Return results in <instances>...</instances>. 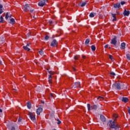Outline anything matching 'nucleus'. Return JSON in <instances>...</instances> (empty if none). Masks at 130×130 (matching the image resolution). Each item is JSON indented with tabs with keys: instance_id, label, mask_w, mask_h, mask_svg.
Instances as JSON below:
<instances>
[{
	"instance_id": "nucleus-1",
	"label": "nucleus",
	"mask_w": 130,
	"mask_h": 130,
	"mask_svg": "<svg viewBox=\"0 0 130 130\" xmlns=\"http://www.w3.org/2000/svg\"><path fill=\"white\" fill-rule=\"evenodd\" d=\"M116 119H115L114 121H112V120H110L109 121V122L107 123V126L110 128V129H118L119 128V127L117 126L116 124H115V120Z\"/></svg>"
},
{
	"instance_id": "nucleus-2",
	"label": "nucleus",
	"mask_w": 130,
	"mask_h": 130,
	"mask_svg": "<svg viewBox=\"0 0 130 130\" xmlns=\"http://www.w3.org/2000/svg\"><path fill=\"white\" fill-rule=\"evenodd\" d=\"M7 126L10 130H16L17 124L13 123H9L7 124Z\"/></svg>"
},
{
	"instance_id": "nucleus-3",
	"label": "nucleus",
	"mask_w": 130,
	"mask_h": 130,
	"mask_svg": "<svg viewBox=\"0 0 130 130\" xmlns=\"http://www.w3.org/2000/svg\"><path fill=\"white\" fill-rule=\"evenodd\" d=\"M121 87H122V86H121L120 83L118 82H115L113 83L112 85L113 89H117V90H120Z\"/></svg>"
},
{
	"instance_id": "nucleus-4",
	"label": "nucleus",
	"mask_w": 130,
	"mask_h": 130,
	"mask_svg": "<svg viewBox=\"0 0 130 130\" xmlns=\"http://www.w3.org/2000/svg\"><path fill=\"white\" fill-rule=\"evenodd\" d=\"M47 1L48 0H41V1L38 3V6L39 7H43L46 5V3H47Z\"/></svg>"
},
{
	"instance_id": "nucleus-5",
	"label": "nucleus",
	"mask_w": 130,
	"mask_h": 130,
	"mask_svg": "<svg viewBox=\"0 0 130 130\" xmlns=\"http://www.w3.org/2000/svg\"><path fill=\"white\" fill-rule=\"evenodd\" d=\"M42 110H43V106H40L39 108L37 109V114H38V115H40V113L42 112Z\"/></svg>"
},
{
	"instance_id": "nucleus-6",
	"label": "nucleus",
	"mask_w": 130,
	"mask_h": 130,
	"mask_svg": "<svg viewBox=\"0 0 130 130\" xmlns=\"http://www.w3.org/2000/svg\"><path fill=\"white\" fill-rule=\"evenodd\" d=\"M117 43V41H116V36H115L113 39H112L111 41V44H113L115 46H116V43Z\"/></svg>"
},
{
	"instance_id": "nucleus-7",
	"label": "nucleus",
	"mask_w": 130,
	"mask_h": 130,
	"mask_svg": "<svg viewBox=\"0 0 130 130\" xmlns=\"http://www.w3.org/2000/svg\"><path fill=\"white\" fill-rule=\"evenodd\" d=\"M47 71L49 73V74H50V75L48 77V80H49V83H51V79L52 78V77L51 76V75H53V72H51V71H49V70H48V69H47Z\"/></svg>"
},
{
	"instance_id": "nucleus-8",
	"label": "nucleus",
	"mask_w": 130,
	"mask_h": 130,
	"mask_svg": "<svg viewBox=\"0 0 130 130\" xmlns=\"http://www.w3.org/2000/svg\"><path fill=\"white\" fill-rule=\"evenodd\" d=\"M50 45L52 47H55V46L57 45V41H56V40H53L52 42L51 43Z\"/></svg>"
},
{
	"instance_id": "nucleus-9",
	"label": "nucleus",
	"mask_w": 130,
	"mask_h": 130,
	"mask_svg": "<svg viewBox=\"0 0 130 130\" xmlns=\"http://www.w3.org/2000/svg\"><path fill=\"white\" fill-rule=\"evenodd\" d=\"M24 12H27V11L29 10H31V7H30V5L28 4H26L25 5H24Z\"/></svg>"
},
{
	"instance_id": "nucleus-10",
	"label": "nucleus",
	"mask_w": 130,
	"mask_h": 130,
	"mask_svg": "<svg viewBox=\"0 0 130 130\" xmlns=\"http://www.w3.org/2000/svg\"><path fill=\"white\" fill-rule=\"evenodd\" d=\"M100 120H101V121L104 123V122H106V118L105 117V116H104V115H101Z\"/></svg>"
},
{
	"instance_id": "nucleus-11",
	"label": "nucleus",
	"mask_w": 130,
	"mask_h": 130,
	"mask_svg": "<svg viewBox=\"0 0 130 130\" xmlns=\"http://www.w3.org/2000/svg\"><path fill=\"white\" fill-rule=\"evenodd\" d=\"M31 120H32V121H34V120H35V116H34V115H33V114L32 113H29L28 114Z\"/></svg>"
},
{
	"instance_id": "nucleus-12",
	"label": "nucleus",
	"mask_w": 130,
	"mask_h": 130,
	"mask_svg": "<svg viewBox=\"0 0 130 130\" xmlns=\"http://www.w3.org/2000/svg\"><path fill=\"white\" fill-rule=\"evenodd\" d=\"M80 84H81V82H76L74 83V88H77V87H79V88H81V86H80Z\"/></svg>"
},
{
	"instance_id": "nucleus-13",
	"label": "nucleus",
	"mask_w": 130,
	"mask_h": 130,
	"mask_svg": "<svg viewBox=\"0 0 130 130\" xmlns=\"http://www.w3.org/2000/svg\"><path fill=\"white\" fill-rule=\"evenodd\" d=\"M123 14L124 16H127V17L129 16V11H126V10H125Z\"/></svg>"
},
{
	"instance_id": "nucleus-14",
	"label": "nucleus",
	"mask_w": 130,
	"mask_h": 130,
	"mask_svg": "<svg viewBox=\"0 0 130 130\" xmlns=\"http://www.w3.org/2000/svg\"><path fill=\"white\" fill-rule=\"evenodd\" d=\"M121 101H122V102H124V103H126V102H128V98L126 97H123Z\"/></svg>"
},
{
	"instance_id": "nucleus-15",
	"label": "nucleus",
	"mask_w": 130,
	"mask_h": 130,
	"mask_svg": "<svg viewBox=\"0 0 130 130\" xmlns=\"http://www.w3.org/2000/svg\"><path fill=\"white\" fill-rule=\"evenodd\" d=\"M9 18H12V15L10 14L9 12H7L6 13V17H5L6 20H8Z\"/></svg>"
},
{
	"instance_id": "nucleus-16",
	"label": "nucleus",
	"mask_w": 130,
	"mask_h": 130,
	"mask_svg": "<svg viewBox=\"0 0 130 130\" xmlns=\"http://www.w3.org/2000/svg\"><path fill=\"white\" fill-rule=\"evenodd\" d=\"M120 7V4L119 3H116V4L114 5V8L115 9H119V8Z\"/></svg>"
},
{
	"instance_id": "nucleus-17",
	"label": "nucleus",
	"mask_w": 130,
	"mask_h": 130,
	"mask_svg": "<svg viewBox=\"0 0 130 130\" xmlns=\"http://www.w3.org/2000/svg\"><path fill=\"white\" fill-rule=\"evenodd\" d=\"M97 108H98V106H97V105L91 106V109L92 110H97Z\"/></svg>"
},
{
	"instance_id": "nucleus-18",
	"label": "nucleus",
	"mask_w": 130,
	"mask_h": 130,
	"mask_svg": "<svg viewBox=\"0 0 130 130\" xmlns=\"http://www.w3.org/2000/svg\"><path fill=\"white\" fill-rule=\"evenodd\" d=\"M15 23H16L15 19L14 18H11L10 23L12 24L13 25V24H15Z\"/></svg>"
},
{
	"instance_id": "nucleus-19",
	"label": "nucleus",
	"mask_w": 130,
	"mask_h": 130,
	"mask_svg": "<svg viewBox=\"0 0 130 130\" xmlns=\"http://www.w3.org/2000/svg\"><path fill=\"white\" fill-rule=\"evenodd\" d=\"M121 48L122 49H125V44L124 43H122L121 44Z\"/></svg>"
},
{
	"instance_id": "nucleus-20",
	"label": "nucleus",
	"mask_w": 130,
	"mask_h": 130,
	"mask_svg": "<svg viewBox=\"0 0 130 130\" xmlns=\"http://www.w3.org/2000/svg\"><path fill=\"white\" fill-rule=\"evenodd\" d=\"M95 16H96V13H91L89 15V17L90 18H94V17H95Z\"/></svg>"
},
{
	"instance_id": "nucleus-21",
	"label": "nucleus",
	"mask_w": 130,
	"mask_h": 130,
	"mask_svg": "<svg viewBox=\"0 0 130 130\" xmlns=\"http://www.w3.org/2000/svg\"><path fill=\"white\" fill-rule=\"evenodd\" d=\"M27 106L28 109H31V104L30 103V102H28L27 103Z\"/></svg>"
},
{
	"instance_id": "nucleus-22",
	"label": "nucleus",
	"mask_w": 130,
	"mask_h": 130,
	"mask_svg": "<svg viewBox=\"0 0 130 130\" xmlns=\"http://www.w3.org/2000/svg\"><path fill=\"white\" fill-rule=\"evenodd\" d=\"M91 48L92 51H95V50H96V47H95V46L94 45H92L91 46Z\"/></svg>"
},
{
	"instance_id": "nucleus-23",
	"label": "nucleus",
	"mask_w": 130,
	"mask_h": 130,
	"mask_svg": "<svg viewBox=\"0 0 130 130\" xmlns=\"http://www.w3.org/2000/svg\"><path fill=\"white\" fill-rule=\"evenodd\" d=\"M3 5H2L1 4H0V15L1 14H3Z\"/></svg>"
},
{
	"instance_id": "nucleus-24",
	"label": "nucleus",
	"mask_w": 130,
	"mask_h": 130,
	"mask_svg": "<svg viewBox=\"0 0 130 130\" xmlns=\"http://www.w3.org/2000/svg\"><path fill=\"white\" fill-rule=\"evenodd\" d=\"M23 49H24V50H27V51L30 50V48H28L26 46H23Z\"/></svg>"
},
{
	"instance_id": "nucleus-25",
	"label": "nucleus",
	"mask_w": 130,
	"mask_h": 130,
	"mask_svg": "<svg viewBox=\"0 0 130 130\" xmlns=\"http://www.w3.org/2000/svg\"><path fill=\"white\" fill-rule=\"evenodd\" d=\"M126 58L128 59V60H130V53H128L126 55Z\"/></svg>"
},
{
	"instance_id": "nucleus-26",
	"label": "nucleus",
	"mask_w": 130,
	"mask_h": 130,
	"mask_svg": "<svg viewBox=\"0 0 130 130\" xmlns=\"http://www.w3.org/2000/svg\"><path fill=\"white\" fill-rule=\"evenodd\" d=\"M0 23H4V17H3V16L0 17Z\"/></svg>"
},
{
	"instance_id": "nucleus-27",
	"label": "nucleus",
	"mask_w": 130,
	"mask_h": 130,
	"mask_svg": "<svg viewBox=\"0 0 130 130\" xmlns=\"http://www.w3.org/2000/svg\"><path fill=\"white\" fill-rule=\"evenodd\" d=\"M89 42H90V40H89L88 39H87L85 41V44L87 45L89 44Z\"/></svg>"
},
{
	"instance_id": "nucleus-28",
	"label": "nucleus",
	"mask_w": 130,
	"mask_h": 130,
	"mask_svg": "<svg viewBox=\"0 0 130 130\" xmlns=\"http://www.w3.org/2000/svg\"><path fill=\"white\" fill-rule=\"evenodd\" d=\"M104 99V98L102 96H99V98L98 99V100H100V101H102Z\"/></svg>"
},
{
	"instance_id": "nucleus-29",
	"label": "nucleus",
	"mask_w": 130,
	"mask_h": 130,
	"mask_svg": "<svg viewBox=\"0 0 130 130\" xmlns=\"http://www.w3.org/2000/svg\"><path fill=\"white\" fill-rule=\"evenodd\" d=\"M87 109L88 111H90V110H91V107L90 106V105L89 104H87Z\"/></svg>"
},
{
	"instance_id": "nucleus-30",
	"label": "nucleus",
	"mask_w": 130,
	"mask_h": 130,
	"mask_svg": "<svg viewBox=\"0 0 130 130\" xmlns=\"http://www.w3.org/2000/svg\"><path fill=\"white\" fill-rule=\"evenodd\" d=\"M39 53L41 55H43V54H44V52L41 50L39 51Z\"/></svg>"
},
{
	"instance_id": "nucleus-31",
	"label": "nucleus",
	"mask_w": 130,
	"mask_h": 130,
	"mask_svg": "<svg viewBox=\"0 0 130 130\" xmlns=\"http://www.w3.org/2000/svg\"><path fill=\"white\" fill-rule=\"evenodd\" d=\"M109 58L111 60H112V61L114 60V59H113V57L111 55H109Z\"/></svg>"
},
{
	"instance_id": "nucleus-32",
	"label": "nucleus",
	"mask_w": 130,
	"mask_h": 130,
	"mask_svg": "<svg viewBox=\"0 0 130 130\" xmlns=\"http://www.w3.org/2000/svg\"><path fill=\"white\" fill-rule=\"evenodd\" d=\"M86 4L87 3L86 2H84V3H82L81 7H85V6H86Z\"/></svg>"
},
{
	"instance_id": "nucleus-33",
	"label": "nucleus",
	"mask_w": 130,
	"mask_h": 130,
	"mask_svg": "<svg viewBox=\"0 0 130 130\" xmlns=\"http://www.w3.org/2000/svg\"><path fill=\"white\" fill-rule=\"evenodd\" d=\"M49 39V37L48 36H46L45 37V40H48Z\"/></svg>"
},
{
	"instance_id": "nucleus-34",
	"label": "nucleus",
	"mask_w": 130,
	"mask_h": 130,
	"mask_svg": "<svg viewBox=\"0 0 130 130\" xmlns=\"http://www.w3.org/2000/svg\"><path fill=\"white\" fill-rule=\"evenodd\" d=\"M21 121H22V118L20 117L18 119V123H20V122H21Z\"/></svg>"
},
{
	"instance_id": "nucleus-35",
	"label": "nucleus",
	"mask_w": 130,
	"mask_h": 130,
	"mask_svg": "<svg viewBox=\"0 0 130 130\" xmlns=\"http://www.w3.org/2000/svg\"><path fill=\"white\" fill-rule=\"evenodd\" d=\"M57 124H60V123H61V121H60L58 119H57Z\"/></svg>"
},
{
	"instance_id": "nucleus-36",
	"label": "nucleus",
	"mask_w": 130,
	"mask_h": 130,
	"mask_svg": "<svg viewBox=\"0 0 130 130\" xmlns=\"http://www.w3.org/2000/svg\"><path fill=\"white\" fill-rule=\"evenodd\" d=\"M110 75L112 76H115V73L114 72H111Z\"/></svg>"
},
{
	"instance_id": "nucleus-37",
	"label": "nucleus",
	"mask_w": 130,
	"mask_h": 130,
	"mask_svg": "<svg viewBox=\"0 0 130 130\" xmlns=\"http://www.w3.org/2000/svg\"><path fill=\"white\" fill-rule=\"evenodd\" d=\"M125 4V2L122 1V2H121V5L122 6H123V5H124Z\"/></svg>"
},
{
	"instance_id": "nucleus-38",
	"label": "nucleus",
	"mask_w": 130,
	"mask_h": 130,
	"mask_svg": "<svg viewBox=\"0 0 130 130\" xmlns=\"http://www.w3.org/2000/svg\"><path fill=\"white\" fill-rule=\"evenodd\" d=\"M1 40L2 42H4V41L5 40V38L4 37L1 38Z\"/></svg>"
},
{
	"instance_id": "nucleus-39",
	"label": "nucleus",
	"mask_w": 130,
	"mask_h": 130,
	"mask_svg": "<svg viewBox=\"0 0 130 130\" xmlns=\"http://www.w3.org/2000/svg\"><path fill=\"white\" fill-rule=\"evenodd\" d=\"M13 89L15 91H16L17 89H16V86L14 85L13 87Z\"/></svg>"
},
{
	"instance_id": "nucleus-40",
	"label": "nucleus",
	"mask_w": 130,
	"mask_h": 130,
	"mask_svg": "<svg viewBox=\"0 0 130 130\" xmlns=\"http://www.w3.org/2000/svg\"><path fill=\"white\" fill-rule=\"evenodd\" d=\"M115 21H116V17H114L113 20H112V21L113 22H115Z\"/></svg>"
},
{
	"instance_id": "nucleus-41",
	"label": "nucleus",
	"mask_w": 130,
	"mask_h": 130,
	"mask_svg": "<svg viewBox=\"0 0 130 130\" xmlns=\"http://www.w3.org/2000/svg\"><path fill=\"white\" fill-rule=\"evenodd\" d=\"M49 23L50 25H51V24H53V22H52V20H49Z\"/></svg>"
},
{
	"instance_id": "nucleus-42",
	"label": "nucleus",
	"mask_w": 130,
	"mask_h": 130,
	"mask_svg": "<svg viewBox=\"0 0 130 130\" xmlns=\"http://www.w3.org/2000/svg\"><path fill=\"white\" fill-rule=\"evenodd\" d=\"M112 16L113 17V18H116V17H115V14L112 13Z\"/></svg>"
},
{
	"instance_id": "nucleus-43",
	"label": "nucleus",
	"mask_w": 130,
	"mask_h": 130,
	"mask_svg": "<svg viewBox=\"0 0 130 130\" xmlns=\"http://www.w3.org/2000/svg\"><path fill=\"white\" fill-rule=\"evenodd\" d=\"M113 117H115V118H117V115H116V114H114V115H113Z\"/></svg>"
},
{
	"instance_id": "nucleus-44",
	"label": "nucleus",
	"mask_w": 130,
	"mask_h": 130,
	"mask_svg": "<svg viewBox=\"0 0 130 130\" xmlns=\"http://www.w3.org/2000/svg\"><path fill=\"white\" fill-rule=\"evenodd\" d=\"M29 10H30V13H34V9H31V8H30V9H29Z\"/></svg>"
},
{
	"instance_id": "nucleus-45",
	"label": "nucleus",
	"mask_w": 130,
	"mask_h": 130,
	"mask_svg": "<svg viewBox=\"0 0 130 130\" xmlns=\"http://www.w3.org/2000/svg\"><path fill=\"white\" fill-rule=\"evenodd\" d=\"M74 59L77 60V59H78V56H74Z\"/></svg>"
},
{
	"instance_id": "nucleus-46",
	"label": "nucleus",
	"mask_w": 130,
	"mask_h": 130,
	"mask_svg": "<svg viewBox=\"0 0 130 130\" xmlns=\"http://www.w3.org/2000/svg\"><path fill=\"white\" fill-rule=\"evenodd\" d=\"M108 46H109V45H106L105 46V48H107V47H108Z\"/></svg>"
},
{
	"instance_id": "nucleus-47",
	"label": "nucleus",
	"mask_w": 130,
	"mask_h": 130,
	"mask_svg": "<svg viewBox=\"0 0 130 130\" xmlns=\"http://www.w3.org/2000/svg\"><path fill=\"white\" fill-rule=\"evenodd\" d=\"M50 97H51V98L53 97V94H52V93H50Z\"/></svg>"
},
{
	"instance_id": "nucleus-48",
	"label": "nucleus",
	"mask_w": 130,
	"mask_h": 130,
	"mask_svg": "<svg viewBox=\"0 0 130 130\" xmlns=\"http://www.w3.org/2000/svg\"><path fill=\"white\" fill-rule=\"evenodd\" d=\"M26 46H27V47L30 46V44H27Z\"/></svg>"
},
{
	"instance_id": "nucleus-49",
	"label": "nucleus",
	"mask_w": 130,
	"mask_h": 130,
	"mask_svg": "<svg viewBox=\"0 0 130 130\" xmlns=\"http://www.w3.org/2000/svg\"><path fill=\"white\" fill-rule=\"evenodd\" d=\"M128 113L130 114V109H128Z\"/></svg>"
},
{
	"instance_id": "nucleus-50",
	"label": "nucleus",
	"mask_w": 130,
	"mask_h": 130,
	"mask_svg": "<svg viewBox=\"0 0 130 130\" xmlns=\"http://www.w3.org/2000/svg\"><path fill=\"white\" fill-rule=\"evenodd\" d=\"M82 57H83V58H86V56H84V55H82Z\"/></svg>"
},
{
	"instance_id": "nucleus-51",
	"label": "nucleus",
	"mask_w": 130,
	"mask_h": 130,
	"mask_svg": "<svg viewBox=\"0 0 130 130\" xmlns=\"http://www.w3.org/2000/svg\"><path fill=\"white\" fill-rule=\"evenodd\" d=\"M73 70H74L75 72H76V69H75V68H73Z\"/></svg>"
},
{
	"instance_id": "nucleus-52",
	"label": "nucleus",
	"mask_w": 130,
	"mask_h": 130,
	"mask_svg": "<svg viewBox=\"0 0 130 130\" xmlns=\"http://www.w3.org/2000/svg\"><path fill=\"white\" fill-rule=\"evenodd\" d=\"M3 63V62L0 60V64H2Z\"/></svg>"
},
{
	"instance_id": "nucleus-53",
	"label": "nucleus",
	"mask_w": 130,
	"mask_h": 130,
	"mask_svg": "<svg viewBox=\"0 0 130 130\" xmlns=\"http://www.w3.org/2000/svg\"><path fill=\"white\" fill-rule=\"evenodd\" d=\"M0 112H3V110L0 109Z\"/></svg>"
},
{
	"instance_id": "nucleus-54",
	"label": "nucleus",
	"mask_w": 130,
	"mask_h": 130,
	"mask_svg": "<svg viewBox=\"0 0 130 130\" xmlns=\"http://www.w3.org/2000/svg\"><path fill=\"white\" fill-rule=\"evenodd\" d=\"M42 103L43 104H44V101H42Z\"/></svg>"
},
{
	"instance_id": "nucleus-55",
	"label": "nucleus",
	"mask_w": 130,
	"mask_h": 130,
	"mask_svg": "<svg viewBox=\"0 0 130 130\" xmlns=\"http://www.w3.org/2000/svg\"><path fill=\"white\" fill-rule=\"evenodd\" d=\"M76 56H78V58L79 57H80V56H79V55H76Z\"/></svg>"
},
{
	"instance_id": "nucleus-56",
	"label": "nucleus",
	"mask_w": 130,
	"mask_h": 130,
	"mask_svg": "<svg viewBox=\"0 0 130 130\" xmlns=\"http://www.w3.org/2000/svg\"><path fill=\"white\" fill-rule=\"evenodd\" d=\"M128 109H130V107H127Z\"/></svg>"
},
{
	"instance_id": "nucleus-57",
	"label": "nucleus",
	"mask_w": 130,
	"mask_h": 130,
	"mask_svg": "<svg viewBox=\"0 0 130 130\" xmlns=\"http://www.w3.org/2000/svg\"><path fill=\"white\" fill-rule=\"evenodd\" d=\"M27 35H28V36H30V35L29 34Z\"/></svg>"
},
{
	"instance_id": "nucleus-58",
	"label": "nucleus",
	"mask_w": 130,
	"mask_h": 130,
	"mask_svg": "<svg viewBox=\"0 0 130 130\" xmlns=\"http://www.w3.org/2000/svg\"><path fill=\"white\" fill-rule=\"evenodd\" d=\"M109 48L111 49V47H109Z\"/></svg>"
},
{
	"instance_id": "nucleus-59",
	"label": "nucleus",
	"mask_w": 130,
	"mask_h": 130,
	"mask_svg": "<svg viewBox=\"0 0 130 130\" xmlns=\"http://www.w3.org/2000/svg\"><path fill=\"white\" fill-rule=\"evenodd\" d=\"M53 130H56V129H53Z\"/></svg>"
},
{
	"instance_id": "nucleus-60",
	"label": "nucleus",
	"mask_w": 130,
	"mask_h": 130,
	"mask_svg": "<svg viewBox=\"0 0 130 130\" xmlns=\"http://www.w3.org/2000/svg\"><path fill=\"white\" fill-rule=\"evenodd\" d=\"M33 18H35V16H34Z\"/></svg>"
}]
</instances>
